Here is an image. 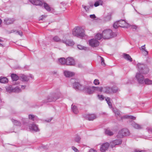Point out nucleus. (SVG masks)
Segmentation results:
<instances>
[{"mask_svg":"<svg viewBox=\"0 0 152 152\" xmlns=\"http://www.w3.org/2000/svg\"><path fill=\"white\" fill-rule=\"evenodd\" d=\"M66 60L64 58H62L59 59V61L61 64H66Z\"/></svg>","mask_w":152,"mask_h":152,"instance_id":"obj_41","label":"nucleus"},{"mask_svg":"<svg viewBox=\"0 0 152 152\" xmlns=\"http://www.w3.org/2000/svg\"><path fill=\"white\" fill-rule=\"evenodd\" d=\"M28 118L29 119H31L33 121L37 120H38L37 117L33 115H28Z\"/></svg>","mask_w":152,"mask_h":152,"instance_id":"obj_31","label":"nucleus"},{"mask_svg":"<svg viewBox=\"0 0 152 152\" xmlns=\"http://www.w3.org/2000/svg\"><path fill=\"white\" fill-rule=\"evenodd\" d=\"M20 77L22 81H28L29 79L28 76L23 74H21L20 76Z\"/></svg>","mask_w":152,"mask_h":152,"instance_id":"obj_24","label":"nucleus"},{"mask_svg":"<svg viewBox=\"0 0 152 152\" xmlns=\"http://www.w3.org/2000/svg\"><path fill=\"white\" fill-rule=\"evenodd\" d=\"M122 142V140L121 139L115 140L110 142V145L112 148H114L115 145L121 144Z\"/></svg>","mask_w":152,"mask_h":152,"instance_id":"obj_9","label":"nucleus"},{"mask_svg":"<svg viewBox=\"0 0 152 152\" xmlns=\"http://www.w3.org/2000/svg\"><path fill=\"white\" fill-rule=\"evenodd\" d=\"M12 80L13 81H17L19 79V77L15 74H12L11 75Z\"/></svg>","mask_w":152,"mask_h":152,"instance_id":"obj_30","label":"nucleus"},{"mask_svg":"<svg viewBox=\"0 0 152 152\" xmlns=\"http://www.w3.org/2000/svg\"><path fill=\"white\" fill-rule=\"evenodd\" d=\"M15 21V20L14 18H7L4 20V23L6 25H8L13 23Z\"/></svg>","mask_w":152,"mask_h":152,"instance_id":"obj_10","label":"nucleus"},{"mask_svg":"<svg viewBox=\"0 0 152 152\" xmlns=\"http://www.w3.org/2000/svg\"><path fill=\"white\" fill-rule=\"evenodd\" d=\"M140 49L141 51L142 50L146 49L145 47V45H144L142 46L140 48Z\"/></svg>","mask_w":152,"mask_h":152,"instance_id":"obj_53","label":"nucleus"},{"mask_svg":"<svg viewBox=\"0 0 152 152\" xmlns=\"http://www.w3.org/2000/svg\"><path fill=\"white\" fill-rule=\"evenodd\" d=\"M53 40L54 41L56 42H62V40H61L59 37L57 36H56L54 37L53 38Z\"/></svg>","mask_w":152,"mask_h":152,"instance_id":"obj_39","label":"nucleus"},{"mask_svg":"<svg viewBox=\"0 0 152 152\" xmlns=\"http://www.w3.org/2000/svg\"><path fill=\"white\" fill-rule=\"evenodd\" d=\"M102 34L103 38L104 39H108L116 37V34L113 32L110 29L103 31Z\"/></svg>","mask_w":152,"mask_h":152,"instance_id":"obj_2","label":"nucleus"},{"mask_svg":"<svg viewBox=\"0 0 152 152\" xmlns=\"http://www.w3.org/2000/svg\"><path fill=\"white\" fill-rule=\"evenodd\" d=\"M130 134V132L127 129H123L119 131L117 137H118L121 138L124 136H129Z\"/></svg>","mask_w":152,"mask_h":152,"instance_id":"obj_5","label":"nucleus"},{"mask_svg":"<svg viewBox=\"0 0 152 152\" xmlns=\"http://www.w3.org/2000/svg\"><path fill=\"white\" fill-rule=\"evenodd\" d=\"M84 31V30L81 27H77L73 29L72 34L75 36L82 38L85 35Z\"/></svg>","mask_w":152,"mask_h":152,"instance_id":"obj_3","label":"nucleus"},{"mask_svg":"<svg viewBox=\"0 0 152 152\" xmlns=\"http://www.w3.org/2000/svg\"><path fill=\"white\" fill-rule=\"evenodd\" d=\"M30 77L31 78L33 79L34 77L32 75H30Z\"/></svg>","mask_w":152,"mask_h":152,"instance_id":"obj_63","label":"nucleus"},{"mask_svg":"<svg viewBox=\"0 0 152 152\" xmlns=\"http://www.w3.org/2000/svg\"><path fill=\"white\" fill-rule=\"evenodd\" d=\"M141 51L144 56H146L148 55V52L146 50V49L142 50Z\"/></svg>","mask_w":152,"mask_h":152,"instance_id":"obj_47","label":"nucleus"},{"mask_svg":"<svg viewBox=\"0 0 152 152\" xmlns=\"http://www.w3.org/2000/svg\"><path fill=\"white\" fill-rule=\"evenodd\" d=\"M103 1L102 0H98L95 2L94 6L95 7H97L99 5H102L103 4Z\"/></svg>","mask_w":152,"mask_h":152,"instance_id":"obj_32","label":"nucleus"},{"mask_svg":"<svg viewBox=\"0 0 152 152\" xmlns=\"http://www.w3.org/2000/svg\"><path fill=\"white\" fill-rule=\"evenodd\" d=\"M77 47L80 50H84L85 48H86V47L80 45H78Z\"/></svg>","mask_w":152,"mask_h":152,"instance_id":"obj_48","label":"nucleus"},{"mask_svg":"<svg viewBox=\"0 0 152 152\" xmlns=\"http://www.w3.org/2000/svg\"><path fill=\"white\" fill-rule=\"evenodd\" d=\"M74 88L76 90H81L83 89L84 87L79 83L75 82L73 84Z\"/></svg>","mask_w":152,"mask_h":152,"instance_id":"obj_13","label":"nucleus"},{"mask_svg":"<svg viewBox=\"0 0 152 152\" xmlns=\"http://www.w3.org/2000/svg\"><path fill=\"white\" fill-rule=\"evenodd\" d=\"M62 42L65 44L66 46H72L75 44L74 42L72 40L70 39L62 40Z\"/></svg>","mask_w":152,"mask_h":152,"instance_id":"obj_16","label":"nucleus"},{"mask_svg":"<svg viewBox=\"0 0 152 152\" xmlns=\"http://www.w3.org/2000/svg\"><path fill=\"white\" fill-rule=\"evenodd\" d=\"M94 84L95 85H99V80L98 79L95 80L94 82Z\"/></svg>","mask_w":152,"mask_h":152,"instance_id":"obj_50","label":"nucleus"},{"mask_svg":"<svg viewBox=\"0 0 152 152\" xmlns=\"http://www.w3.org/2000/svg\"><path fill=\"white\" fill-rule=\"evenodd\" d=\"M88 42L90 45L93 47H96L98 46L99 44V43L98 40L94 39L90 40Z\"/></svg>","mask_w":152,"mask_h":152,"instance_id":"obj_8","label":"nucleus"},{"mask_svg":"<svg viewBox=\"0 0 152 152\" xmlns=\"http://www.w3.org/2000/svg\"><path fill=\"white\" fill-rule=\"evenodd\" d=\"M82 7L85 9L86 12L88 10L89 8L88 7H86V6L83 5Z\"/></svg>","mask_w":152,"mask_h":152,"instance_id":"obj_51","label":"nucleus"},{"mask_svg":"<svg viewBox=\"0 0 152 152\" xmlns=\"http://www.w3.org/2000/svg\"><path fill=\"white\" fill-rule=\"evenodd\" d=\"M83 90L88 94H93L94 92V89L93 88V86L91 87H86L83 88Z\"/></svg>","mask_w":152,"mask_h":152,"instance_id":"obj_18","label":"nucleus"},{"mask_svg":"<svg viewBox=\"0 0 152 152\" xmlns=\"http://www.w3.org/2000/svg\"><path fill=\"white\" fill-rule=\"evenodd\" d=\"M81 139V138L79 136L77 135L75 137L74 140L75 142L79 143Z\"/></svg>","mask_w":152,"mask_h":152,"instance_id":"obj_40","label":"nucleus"},{"mask_svg":"<svg viewBox=\"0 0 152 152\" xmlns=\"http://www.w3.org/2000/svg\"><path fill=\"white\" fill-rule=\"evenodd\" d=\"M29 129L30 130L34 131L36 132H38L39 131L37 126L34 124H30L29 125Z\"/></svg>","mask_w":152,"mask_h":152,"instance_id":"obj_17","label":"nucleus"},{"mask_svg":"<svg viewBox=\"0 0 152 152\" xmlns=\"http://www.w3.org/2000/svg\"><path fill=\"white\" fill-rule=\"evenodd\" d=\"M25 87L26 86H23L22 85L21 86V88L23 89H24V88H25Z\"/></svg>","mask_w":152,"mask_h":152,"instance_id":"obj_62","label":"nucleus"},{"mask_svg":"<svg viewBox=\"0 0 152 152\" xmlns=\"http://www.w3.org/2000/svg\"><path fill=\"white\" fill-rule=\"evenodd\" d=\"M100 57L101 58V64L103 66H105V64L104 63V59L102 57L100 56Z\"/></svg>","mask_w":152,"mask_h":152,"instance_id":"obj_49","label":"nucleus"},{"mask_svg":"<svg viewBox=\"0 0 152 152\" xmlns=\"http://www.w3.org/2000/svg\"><path fill=\"white\" fill-rule=\"evenodd\" d=\"M112 91V93H116L118 90V88L115 86H113L111 87Z\"/></svg>","mask_w":152,"mask_h":152,"instance_id":"obj_44","label":"nucleus"},{"mask_svg":"<svg viewBox=\"0 0 152 152\" xmlns=\"http://www.w3.org/2000/svg\"><path fill=\"white\" fill-rule=\"evenodd\" d=\"M93 88L94 89V91H98L102 92L103 90V88L102 87H96L93 86Z\"/></svg>","mask_w":152,"mask_h":152,"instance_id":"obj_36","label":"nucleus"},{"mask_svg":"<svg viewBox=\"0 0 152 152\" xmlns=\"http://www.w3.org/2000/svg\"><path fill=\"white\" fill-rule=\"evenodd\" d=\"M83 116L86 119L89 121H93L94 119L96 118V115L94 114H85L83 115Z\"/></svg>","mask_w":152,"mask_h":152,"instance_id":"obj_7","label":"nucleus"},{"mask_svg":"<svg viewBox=\"0 0 152 152\" xmlns=\"http://www.w3.org/2000/svg\"><path fill=\"white\" fill-rule=\"evenodd\" d=\"M118 22L119 26L123 28L126 27V25L127 24L125 20H118Z\"/></svg>","mask_w":152,"mask_h":152,"instance_id":"obj_20","label":"nucleus"},{"mask_svg":"<svg viewBox=\"0 0 152 152\" xmlns=\"http://www.w3.org/2000/svg\"><path fill=\"white\" fill-rule=\"evenodd\" d=\"M8 80L6 77H0V83H5L8 82Z\"/></svg>","mask_w":152,"mask_h":152,"instance_id":"obj_28","label":"nucleus"},{"mask_svg":"<svg viewBox=\"0 0 152 152\" xmlns=\"http://www.w3.org/2000/svg\"><path fill=\"white\" fill-rule=\"evenodd\" d=\"M11 120L14 125L19 126H20L21 125V123L19 121L13 119H11Z\"/></svg>","mask_w":152,"mask_h":152,"instance_id":"obj_29","label":"nucleus"},{"mask_svg":"<svg viewBox=\"0 0 152 152\" xmlns=\"http://www.w3.org/2000/svg\"><path fill=\"white\" fill-rule=\"evenodd\" d=\"M105 133L106 135L108 136H112L113 134V132L108 129H105Z\"/></svg>","mask_w":152,"mask_h":152,"instance_id":"obj_27","label":"nucleus"},{"mask_svg":"<svg viewBox=\"0 0 152 152\" xmlns=\"http://www.w3.org/2000/svg\"><path fill=\"white\" fill-rule=\"evenodd\" d=\"M113 112L115 113L116 116L117 117L118 119L119 120H122L123 118V116H122L120 113L119 111L117 109H114L113 110Z\"/></svg>","mask_w":152,"mask_h":152,"instance_id":"obj_12","label":"nucleus"},{"mask_svg":"<svg viewBox=\"0 0 152 152\" xmlns=\"http://www.w3.org/2000/svg\"><path fill=\"white\" fill-rule=\"evenodd\" d=\"M137 67L138 69L139 73H142V74H147L149 71L148 68L145 67V65L142 63L137 64Z\"/></svg>","mask_w":152,"mask_h":152,"instance_id":"obj_4","label":"nucleus"},{"mask_svg":"<svg viewBox=\"0 0 152 152\" xmlns=\"http://www.w3.org/2000/svg\"><path fill=\"white\" fill-rule=\"evenodd\" d=\"M61 96V94L60 92L53 93L50 96H48L47 99L42 101L43 103H45L52 101H55Z\"/></svg>","mask_w":152,"mask_h":152,"instance_id":"obj_1","label":"nucleus"},{"mask_svg":"<svg viewBox=\"0 0 152 152\" xmlns=\"http://www.w3.org/2000/svg\"><path fill=\"white\" fill-rule=\"evenodd\" d=\"M29 1L32 4L36 5L42 6L43 4L42 2L39 0H29Z\"/></svg>","mask_w":152,"mask_h":152,"instance_id":"obj_19","label":"nucleus"},{"mask_svg":"<svg viewBox=\"0 0 152 152\" xmlns=\"http://www.w3.org/2000/svg\"><path fill=\"white\" fill-rule=\"evenodd\" d=\"M112 13H109L104 18V20L105 21H108L110 20L111 18Z\"/></svg>","mask_w":152,"mask_h":152,"instance_id":"obj_25","label":"nucleus"},{"mask_svg":"<svg viewBox=\"0 0 152 152\" xmlns=\"http://www.w3.org/2000/svg\"><path fill=\"white\" fill-rule=\"evenodd\" d=\"M64 74L66 77H71L74 75L73 72L66 71H64Z\"/></svg>","mask_w":152,"mask_h":152,"instance_id":"obj_22","label":"nucleus"},{"mask_svg":"<svg viewBox=\"0 0 152 152\" xmlns=\"http://www.w3.org/2000/svg\"><path fill=\"white\" fill-rule=\"evenodd\" d=\"M109 145V144L108 142L103 143L101 146L100 150L102 152H105L108 149Z\"/></svg>","mask_w":152,"mask_h":152,"instance_id":"obj_11","label":"nucleus"},{"mask_svg":"<svg viewBox=\"0 0 152 152\" xmlns=\"http://www.w3.org/2000/svg\"><path fill=\"white\" fill-rule=\"evenodd\" d=\"M134 152H142L144 151L143 150H140L138 149H136L134 151Z\"/></svg>","mask_w":152,"mask_h":152,"instance_id":"obj_56","label":"nucleus"},{"mask_svg":"<svg viewBox=\"0 0 152 152\" xmlns=\"http://www.w3.org/2000/svg\"><path fill=\"white\" fill-rule=\"evenodd\" d=\"M13 88L12 86H10L6 88V90L9 92H13L14 91Z\"/></svg>","mask_w":152,"mask_h":152,"instance_id":"obj_34","label":"nucleus"},{"mask_svg":"<svg viewBox=\"0 0 152 152\" xmlns=\"http://www.w3.org/2000/svg\"><path fill=\"white\" fill-rule=\"evenodd\" d=\"M46 16H45V15H42V16H41L39 18V20H43L44 18H45V17H46Z\"/></svg>","mask_w":152,"mask_h":152,"instance_id":"obj_54","label":"nucleus"},{"mask_svg":"<svg viewBox=\"0 0 152 152\" xmlns=\"http://www.w3.org/2000/svg\"><path fill=\"white\" fill-rule=\"evenodd\" d=\"M102 37H103V35L102 34L98 33L95 36V38L98 40H100Z\"/></svg>","mask_w":152,"mask_h":152,"instance_id":"obj_42","label":"nucleus"},{"mask_svg":"<svg viewBox=\"0 0 152 152\" xmlns=\"http://www.w3.org/2000/svg\"><path fill=\"white\" fill-rule=\"evenodd\" d=\"M13 92L15 93H19L21 91V89L20 88L18 87H16L13 88Z\"/></svg>","mask_w":152,"mask_h":152,"instance_id":"obj_43","label":"nucleus"},{"mask_svg":"<svg viewBox=\"0 0 152 152\" xmlns=\"http://www.w3.org/2000/svg\"><path fill=\"white\" fill-rule=\"evenodd\" d=\"M143 84L142 85H151L152 84V80H149L148 78L145 79L144 82H143Z\"/></svg>","mask_w":152,"mask_h":152,"instance_id":"obj_26","label":"nucleus"},{"mask_svg":"<svg viewBox=\"0 0 152 152\" xmlns=\"http://www.w3.org/2000/svg\"><path fill=\"white\" fill-rule=\"evenodd\" d=\"M132 28L133 29H136L137 27V26H134L132 27Z\"/></svg>","mask_w":152,"mask_h":152,"instance_id":"obj_61","label":"nucleus"},{"mask_svg":"<svg viewBox=\"0 0 152 152\" xmlns=\"http://www.w3.org/2000/svg\"><path fill=\"white\" fill-rule=\"evenodd\" d=\"M72 149L73 150H74L75 152H78V150L75 147H74V146H72Z\"/></svg>","mask_w":152,"mask_h":152,"instance_id":"obj_52","label":"nucleus"},{"mask_svg":"<svg viewBox=\"0 0 152 152\" xmlns=\"http://www.w3.org/2000/svg\"><path fill=\"white\" fill-rule=\"evenodd\" d=\"M97 97L100 100L102 101L104 100L105 98L102 95H100L98 94L97 95Z\"/></svg>","mask_w":152,"mask_h":152,"instance_id":"obj_46","label":"nucleus"},{"mask_svg":"<svg viewBox=\"0 0 152 152\" xmlns=\"http://www.w3.org/2000/svg\"><path fill=\"white\" fill-rule=\"evenodd\" d=\"M104 93L107 94H112V91L111 87L108 86H106L103 89Z\"/></svg>","mask_w":152,"mask_h":152,"instance_id":"obj_21","label":"nucleus"},{"mask_svg":"<svg viewBox=\"0 0 152 152\" xmlns=\"http://www.w3.org/2000/svg\"><path fill=\"white\" fill-rule=\"evenodd\" d=\"M124 118H130L132 120H134L136 119V117L132 115H125L123 116Z\"/></svg>","mask_w":152,"mask_h":152,"instance_id":"obj_38","label":"nucleus"},{"mask_svg":"<svg viewBox=\"0 0 152 152\" xmlns=\"http://www.w3.org/2000/svg\"><path fill=\"white\" fill-rule=\"evenodd\" d=\"M65 64L68 65H73L75 64L74 60L72 58L68 57L66 60Z\"/></svg>","mask_w":152,"mask_h":152,"instance_id":"obj_15","label":"nucleus"},{"mask_svg":"<svg viewBox=\"0 0 152 152\" xmlns=\"http://www.w3.org/2000/svg\"><path fill=\"white\" fill-rule=\"evenodd\" d=\"M17 32L18 33V34L21 36H22L23 32H22L17 31Z\"/></svg>","mask_w":152,"mask_h":152,"instance_id":"obj_57","label":"nucleus"},{"mask_svg":"<svg viewBox=\"0 0 152 152\" xmlns=\"http://www.w3.org/2000/svg\"><path fill=\"white\" fill-rule=\"evenodd\" d=\"M89 152H96V150H94L93 149H91L89 151Z\"/></svg>","mask_w":152,"mask_h":152,"instance_id":"obj_58","label":"nucleus"},{"mask_svg":"<svg viewBox=\"0 0 152 152\" xmlns=\"http://www.w3.org/2000/svg\"><path fill=\"white\" fill-rule=\"evenodd\" d=\"M131 125L135 129H140L142 128V125L138 124L134 122L131 121Z\"/></svg>","mask_w":152,"mask_h":152,"instance_id":"obj_14","label":"nucleus"},{"mask_svg":"<svg viewBox=\"0 0 152 152\" xmlns=\"http://www.w3.org/2000/svg\"><path fill=\"white\" fill-rule=\"evenodd\" d=\"M123 56L126 60L130 62L132 61V59L129 54L124 53L123 55Z\"/></svg>","mask_w":152,"mask_h":152,"instance_id":"obj_23","label":"nucleus"},{"mask_svg":"<svg viewBox=\"0 0 152 152\" xmlns=\"http://www.w3.org/2000/svg\"><path fill=\"white\" fill-rule=\"evenodd\" d=\"M90 18L92 19H94L96 18V17L94 14L90 15Z\"/></svg>","mask_w":152,"mask_h":152,"instance_id":"obj_55","label":"nucleus"},{"mask_svg":"<svg viewBox=\"0 0 152 152\" xmlns=\"http://www.w3.org/2000/svg\"><path fill=\"white\" fill-rule=\"evenodd\" d=\"M113 27L115 28H117L119 26V23L118 21L115 22L113 25Z\"/></svg>","mask_w":152,"mask_h":152,"instance_id":"obj_45","label":"nucleus"},{"mask_svg":"<svg viewBox=\"0 0 152 152\" xmlns=\"http://www.w3.org/2000/svg\"><path fill=\"white\" fill-rule=\"evenodd\" d=\"M71 108L72 111L75 114L77 113L78 111L76 106L75 105L73 106V105H72Z\"/></svg>","mask_w":152,"mask_h":152,"instance_id":"obj_35","label":"nucleus"},{"mask_svg":"<svg viewBox=\"0 0 152 152\" xmlns=\"http://www.w3.org/2000/svg\"><path fill=\"white\" fill-rule=\"evenodd\" d=\"M78 66L79 68H81L83 66L81 64H78Z\"/></svg>","mask_w":152,"mask_h":152,"instance_id":"obj_59","label":"nucleus"},{"mask_svg":"<svg viewBox=\"0 0 152 152\" xmlns=\"http://www.w3.org/2000/svg\"><path fill=\"white\" fill-rule=\"evenodd\" d=\"M105 100L107 102V104H108L110 107H112V104L110 101V97H107L106 98Z\"/></svg>","mask_w":152,"mask_h":152,"instance_id":"obj_37","label":"nucleus"},{"mask_svg":"<svg viewBox=\"0 0 152 152\" xmlns=\"http://www.w3.org/2000/svg\"><path fill=\"white\" fill-rule=\"evenodd\" d=\"M142 73H137L135 76V77L138 83L141 85L143 84V82L144 80V76L141 75Z\"/></svg>","mask_w":152,"mask_h":152,"instance_id":"obj_6","label":"nucleus"},{"mask_svg":"<svg viewBox=\"0 0 152 152\" xmlns=\"http://www.w3.org/2000/svg\"><path fill=\"white\" fill-rule=\"evenodd\" d=\"M44 7L45 9L48 12H50L51 11V8L47 3H44Z\"/></svg>","mask_w":152,"mask_h":152,"instance_id":"obj_33","label":"nucleus"},{"mask_svg":"<svg viewBox=\"0 0 152 152\" xmlns=\"http://www.w3.org/2000/svg\"><path fill=\"white\" fill-rule=\"evenodd\" d=\"M2 20H1V18H0V25L1 24V23H2Z\"/></svg>","mask_w":152,"mask_h":152,"instance_id":"obj_64","label":"nucleus"},{"mask_svg":"<svg viewBox=\"0 0 152 152\" xmlns=\"http://www.w3.org/2000/svg\"><path fill=\"white\" fill-rule=\"evenodd\" d=\"M4 46H5L4 44H2V43H0V47H4Z\"/></svg>","mask_w":152,"mask_h":152,"instance_id":"obj_60","label":"nucleus"}]
</instances>
